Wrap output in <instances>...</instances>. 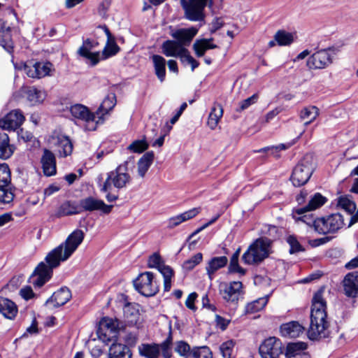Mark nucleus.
I'll list each match as a JSON object with an SVG mask.
<instances>
[{"label":"nucleus","instance_id":"864d4df0","mask_svg":"<svg viewBox=\"0 0 358 358\" xmlns=\"http://www.w3.org/2000/svg\"><path fill=\"white\" fill-rule=\"evenodd\" d=\"M203 259V255L201 252H199L192 257L189 259L186 260L183 263V268L190 271L193 269L196 265H198Z\"/></svg>","mask_w":358,"mask_h":358},{"label":"nucleus","instance_id":"de8ad7c7","mask_svg":"<svg viewBox=\"0 0 358 358\" xmlns=\"http://www.w3.org/2000/svg\"><path fill=\"white\" fill-rule=\"evenodd\" d=\"M10 171L6 164H0V187H7L10 185Z\"/></svg>","mask_w":358,"mask_h":358},{"label":"nucleus","instance_id":"f257e3e1","mask_svg":"<svg viewBox=\"0 0 358 358\" xmlns=\"http://www.w3.org/2000/svg\"><path fill=\"white\" fill-rule=\"evenodd\" d=\"M84 233L80 229L73 231L66 240L51 250L43 262L39 263L29 278V282L35 288L41 287L52 275V270L66 261L78 248L84 239Z\"/></svg>","mask_w":358,"mask_h":358},{"label":"nucleus","instance_id":"a18cd8bd","mask_svg":"<svg viewBox=\"0 0 358 358\" xmlns=\"http://www.w3.org/2000/svg\"><path fill=\"white\" fill-rule=\"evenodd\" d=\"M266 298H260L256 301H254L245 307L246 313L251 314L255 313L258 311L262 310L267 303Z\"/></svg>","mask_w":358,"mask_h":358},{"label":"nucleus","instance_id":"0eeeda50","mask_svg":"<svg viewBox=\"0 0 358 358\" xmlns=\"http://www.w3.org/2000/svg\"><path fill=\"white\" fill-rule=\"evenodd\" d=\"M315 224V231L320 234L336 233L345 224L343 216L341 213L320 217Z\"/></svg>","mask_w":358,"mask_h":358},{"label":"nucleus","instance_id":"13d9d810","mask_svg":"<svg viewBox=\"0 0 358 358\" xmlns=\"http://www.w3.org/2000/svg\"><path fill=\"white\" fill-rule=\"evenodd\" d=\"M37 69H38L39 77L43 78L48 75L52 68V64L50 62H36Z\"/></svg>","mask_w":358,"mask_h":358},{"label":"nucleus","instance_id":"58836bf2","mask_svg":"<svg viewBox=\"0 0 358 358\" xmlns=\"http://www.w3.org/2000/svg\"><path fill=\"white\" fill-rule=\"evenodd\" d=\"M154 64L155 74L161 82H163L166 76V60L158 55H154L152 57Z\"/></svg>","mask_w":358,"mask_h":358},{"label":"nucleus","instance_id":"b1692460","mask_svg":"<svg viewBox=\"0 0 358 358\" xmlns=\"http://www.w3.org/2000/svg\"><path fill=\"white\" fill-rule=\"evenodd\" d=\"M280 330L281 335L284 337L296 338L303 333L305 328L298 322L292 321L282 324Z\"/></svg>","mask_w":358,"mask_h":358},{"label":"nucleus","instance_id":"f3484780","mask_svg":"<svg viewBox=\"0 0 358 358\" xmlns=\"http://www.w3.org/2000/svg\"><path fill=\"white\" fill-rule=\"evenodd\" d=\"M343 286L346 296L356 297L358 295V271L348 273L343 280Z\"/></svg>","mask_w":358,"mask_h":358},{"label":"nucleus","instance_id":"c9c22d12","mask_svg":"<svg viewBox=\"0 0 358 358\" xmlns=\"http://www.w3.org/2000/svg\"><path fill=\"white\" fill-rule=\"evenodd\" d=\"M223 115V108L221 104L215 103L208 115L207 124L211 129H215L220 118Z\"/></svg>","mask_w":358,"mask_h":358},{"label":"nucleus","instance_id":"6e6552de","mask_svg":"<svg viewBox=\"0 0 358 358\" xmlns=\"http://www.w3.org/2000/svg\"><path fill=\"white\" fill-rule=\"evenodd\" d=\"M134 285L141 294L147 297L155 295L159 291V285L150 271L141 273L134 281Z\"/></svg>","mask_w":358,"mask_h":358},{"label":"nucleus","instance_id":"2eb2a0df","mask_svg":"<svg viewBox=\"0 0 358 358\" xmlns=\"http://www.w3.org/2000/svg\"><path fill=\"white\" fill-rule=\"evenodd\" d=\"M332 63V57L327 50L315 52L308 60V66L310 69H324Z\"/></svg>","mask_w":358,"mask_h":358},{"label":"nucleus","instance_id":"aec40b11","mask_svg":"<svg viewBox=\"0 0 358 358\" xmlns=\"http://www.w3.org/2000/svg\"><path fill=\"white\" fill-rule=\"evenodd\" d=\"M43 173L46 176L56 174V159L55 155L48 149H45L41 159Z\"/></svg>","mask_w":358,"mask_h":358},{"label":"nucleus","instance_id":"338daca9","mask_svg":"<svg viewBox=\"0 0 358 358\" xmlns=\"http://www.w3.org/2000/svg\"><path fill=\"white\" fill-rule=\"evenodd\" d=\"M197 294L196 292H192L189 294L186 299L185 306L189 308L190 310H196V306H194V301L197 297Z\"/></svg>","mask_w":358,"mask_h":358},{"label":"nucleus","instance_id":"37998d69","mask_svg":"<svg viewBox=\"0 0 358 358\" xmlns=\"http://www.w3.org/2000/svg\"><path fill=\"white\" fill-rule=\"evenodd\" d=\"M274 39L280 46L289 45L294 41L293 35L285 30H278L274 35Z\"/></svg>","mask_w":358,"mask_h":358},{"label":"nucleus","instance_id":"423d86ee","mask_svg":"<svg viewBox=\"0 0 358 358\" xmlns=\"http://www.w3.org/2000/svg\"><path fill=\"white\" fill-rule=\"evenodd\" d=\"M185 17L192 22H202L205 19L204 9L213 5L212 0H180Z\"/></svg>","mask_w":358,"mask_h":358},{"label":"nucleus","instance_id":"e2e57ef3","mask_svg":"<svg viewBox=\"0 0 358 358\" xmlns=\"http://www.w3.org/2000/svg\"><path fill=\"white\" fill-rule=\"evenodd\" d=\"M158 270L162 274L164 279L171 278L173 275V269L169 266H166L164 264Z\"/></svg>","mask_w":358,"mask_h":358},{"label":"nucleus","instance_id":"72a5a7b5","mask_svg":"<svg viewBox=\"0 0 358 358\" xmlns=\"http://www.w3.org/2000/svg\"><path fill=\"white\" fill-rule=\"evenodd\" d=\"M56 146L60 157H65L72 153L73 143L67 136H61L57 137Z\"/></svg>","mask_w":358,"mask_h":358},{"label":"nucleus","instance_id":"9b49d317","mask_svg":"<svg viewBox=\"0 0 358 358\" xmlns=\"http://www.w3.org/2000/svg\"><path fill=\"white\" fill-rule=\"evenodd\" d=\"M71 115L77 119L87 122L89 130H95L97 121H96L95 114L90 113L88 108L82 104H75L70 108Z\"/></svg>","mask_w":358,"mask_h":358},{"label":"nucleus","instance_id":"a878e982","mask_svg":"<svg viewBox=\"0 0 358 358\" xmlns=\"http://www.w3.org/2000/svg\"><path fill=\"white\" fill-rule=\"evenodd\" d=\"M306 347L303 342L289 343L285 351L286 358H310L308 353L303 352Z\"/></svg>","mask_w":358,"mask_h":358},{"label":"nucleus","instance_id":"a211bd4d","mask_svg":"<svg viewBox=\"0 0 358 358\" xmlns=\"http://www.w3.org/2000/svg\"><path fill=\"white\" fill-rule=\"evenodd\" d=\"M12 27L6 22L0 19V43L1 45L8 52L13 50V42L12 40Z\"/></svg>","mask_w":358,"mask_h":358},{"label":"nucleus","instance_id":"8fccbe9b","mask_svg":"<svg viewBox=\"0 0 358 358\" xmlns=\"http://www.w3.org/2000/svg\"><path fill=\"white\" fill-rule=\"evenodd\" d=\"M119 50L120 48L117 45L115 39L110 41H107L106 47L104 48L102 52L103 59H106L108 57L115 55L119 52Z\"/></svg>","mask_w":358,"mask_h":358},{"label":"nucleus","instance_id":"4d7b16f0","mask_svg":"<svg viewBox=\"0 0 358 358\" xmlns=\"http://www.w3.org/2000/svg\"><path fill=\"white\" fill-rule=\"evenodd\" d=\"M229 271L231 273H238L242 275L245 273V270L238 264V259L233 257L230 259Z\"/></svg>","mask_w":358,"mask_h":358},{"label":"nucleus","instance_id":"ea45409f","mask_svg":"<svg viewBox=\"0 0 358 358\" xmlns=\"http://www.w3.org/2000/svg\"><path fill=\"white\" fill-rule=\"evenodd\" d=\"M116 104V96L114 93L108 94L103 100L101 106H99L97 114L101 113L102 115L108 113L111 110Z\"/></svg>","mask_w":358,"mask_h":358},{"label":"nucleus","instance_id":"20e7f679","mask_svg":"<svg viewBox=\"0 0 358 358\" xmlns=\"http://www.w3.org/2000/svg\"><path fill=\"white\" fill-rule=\"evenodd\" d=\"M129 161H125L123 164L119 165L115 170L107 173V178L101 185V191L103 192H108L112 186L117 189H121L127 186L131 182V176L127 173Z\"/></svg>","mask_w":358,"mask_h":358},{"label":"nucleus","instance_id":"6e6d98bb","mask_svg":"<svg viewBox=\"0 0 358 358\" xmlns=\"http://www.w3.org/2000/svg\"><path fill=\"white\" fill-rule=\"evenodd\" d=\"M287 243L290 246L289 252L291 254L296 253L301 251H304V248L294 236H288L287 239Z\"/></svg>","mask_w":358,"mask_h":358},{"label":"nucleus","instance_id":"f8f14e48","mask_svg":"<svg viewBox=\"0 0 358 358\" xmlns=\"http://www.w3.org/2000/svg\"><path fill=\"white\" fill-rule=\"evenodd\" d=\"M24 121V117L20 110H13L0 120V127L6 130H15Z\"/></svg>","mask_w":358,"mask_h":358},{"label":"nucleus","instance_id":"2f4dec72","mask_svg":"<svg viewBox=\"0 0 358 358\" xmlns=\"http://www.w3.org/2000/svg\"><path fill=\"white\" fill-rule=\"evenodd\" d=\"M184 47L176 41L167 40L162 43V52L166 57H178Z\"/></svg>","mask_w":358,"mask_h":358},{"label":"nucleus","instance_id":"7ed1b4c3","mask_svg":"<svg viewBox=\"0 0 358 358\" xmlns=\"http://www.w3.org/2000/svg\"><path fill=\"white\" fill-rule=\"evenodd\" d=\"M270 248L271 241L268 238H259L249 245L242 256V260L245 264H259L268 257Z\"/></svg>","mask_w":358,"mask_h":358},{"label":"nucleus","instance_id":"603ef678","mask_svg":"<svg viewBox=\"0 0 358 358\" xmlns=\"http://www.w3.org/2000/svg\"><path fill=\"white\" fill-rule=\"evenodd\" d=\"M338 205L343 208L348 213V215H351L356 209L355 203L345 196L339 197Z\"/></svg>","mask_w":358,"mask_h":358},{"label":"nucleus","instance_id":"4468645a","mask_svg":"<svg viewBox=\"0 0 358 358\" xmlns=\"http://www.w3.org/2000/svg\"><path fill=\"white\" fill-rule=\"evenodd\" d=\"M241 288L242 283L239 281H234L229 284L222 283L220 285V293L226 301L235 302L238 299Z\"/></svg>","mask_w":358,"mask_h":358},{"label":"nucleus","instance_id":"ddd939ff","mask_svg":"<svg viewBox=\"0 0 358 358\" xmlns=\"http://www.w3.org/2000/svg\"><path fill=\"white\" fill-rule=\"evenodd\" d=\"M113 206L106 205L102 200L88 196L80 201V208L86 211L101 210L105 214L111 212Z\"/></svg>","mask_w":358,"mask_h":358},{"label":"nucleus","instance_id":"0e129e2a","mask_svg":"<svg viewBox=\"0 0 358 358\" xmlns=\"http://www.w3.org/2000/svg\"><path fill=\"white\" fill-rule=\"evenodd\" d=\"M215 322L217 327L221 330L224 331L230 323V320L216 315Z\"/></svg>","mask_w":358,"mask_h":358},{"label":"nucleus","instance_id":"c03bdc74","mask_svg":"<svg viewBox=\"0 0 358 358\" xmlns=\"http://www.w3.org/2000/svg\"><path fill=\"white\" fill-rule=\"evenodd\" d=\"M295 210H296V208L294 209L292 211V217L296 222L301 221V222L306 223L307 225H308L310 227H313L314 228V229L315 230V224H316L315 223L318 220L319 218L315 219L313 217L312 213L307 214L308 213H303V214L299 215L298 213H296L295 212Z\"/></svg>","mask_w":358,"mask_h":358},{"label":"nucleus","instance_id":"cd10ccee","mask_svg":"<svg viewBox=\"0 0 358 358\" xmlns=\"http://www.w3.org/2000/svg\"><path fill=\"white\" fill-rule=\"evenodd\" d=\"M130 348L122 343H113L109 348V358H131Z\"/></svg>","mask_w":358,"mask_h":358},{"label":"nucleus","instance_id":"6ab92c4d","mask_svg":"<svg viewBox=\"0 0 358 358\" xmlns=\"http://www.w3.org/2000/svg\"><path fill=\"white\" fill-rule=\"evenodd\" d=\"M97 44V42H94V41L87 38L83 41V45L79 48L78 51L80 56L89 59L93 66L98 64L100 60V54L99 52H90V50L95 47Z\"/></svg>","mask_w":358,"mask_h":358},{"label":"nucleus","instance_id":"774afa93","mask_svg":"<svg viewBox=\"0 0 358 358\" xmlns=\"http://www.w3.org/2000/svg\"><path fill=\"white\" fill-rule=\"evenodd\" d=\"M220 215H216L214 218H213L211 220H210L208 222L206 223L205 224H203L202 227H199V229H197L196 231H194L192 234H191L189 237H188V241L191 240L195 235H196L197 234H199L200 231H201L202 230H203L205 228H206L207 227H208L209 225L212 224L213 223H214L219 217H220Z\"/></svg>","mask_w":358,"mask_h":358},{"label":"nucleus","instance_id":"4be33fe9","mask_svg":"<svg viewBox=\"0 0 358 358\" xmlns=\"http://www.w3.org/2000/svg\"><path fill=\"white\" fill-rule=\"evenodd\" d=\"M18 313V308L12 300L0 296V314L8 320H14Z\"/></svg>","mask_w":358,"mask_h":358},{"label":"nucleus","instance_id":"c85d7f7f","mask_svg":"<svg viewBox=\"0 0 358 358\" xmlns=\"http://www.w3.org/2000/svg\"><path fill=\"white\" fill-rule=\"evenodd\" d=\"M213 38L197 39L193 44V50L198 57H203L208 50L215 49L217 45L212 43Z\"/></svg>","mask_w":358,"mask_h":358},{"label":"nucleus","instance_id":"393cba45","mask_svg":"<svg viewBox=\"0 0 358 358\" xmlns=\"http://www.w3.org/2000/svg\"><path fill=\"white\" fill-rule=\"evenodd\" d=\"M327 199L326 197L323 196L320 193H315L310 199L308 205L303 207L296 208L295 212L299 215L303 213H309L322 206L327 202Z\"/></svg>","mask_w":358,"mask_h":358},{"label":"nucleus","instance_id":"473e14b6","mask_svg":"<svg viewBox=\"0 0 358 358\" xmlns=\"http://www.w3.org/2000/svg\"><path fill=\"white\" fill-rule=\"evenodd\" d=\"M154 152L152 151L145 152L138 162V173L143 178L152 165L154 160Z\"/></svg>","mask_w":358,"mask_h":358},{"label":"nucleus","instance_id":"bb28decb","mask_svg":"<svg viewBox=\"0 0 358 358\" xmlns=\"http://www.w3.org/2000/svg\"><path fill=\"white\" fill-rule=\"evenodd\" d=\"M200 208H194L178 215L172 217L169 220L168 227L169 229H173L178 226L182 222L194 218L200 213Z\"/></svg>","mask_w":358,"mask_h":358},{"label":"nucleus","instance_id":"5fc2aeb1","mask_svg":"<svg viewBox=\"0 0 358 358\" xmlns=\"http://www.w3.org/2000/svg\"><path fill=\"white\" fill-rule=\"evenodd\" d=\"M234 347V343L232 341H227L220 345V350L223 358H231Z\"/></svg>","mask_w":358,"mask_h":358},{"label":"nucleus","instance_id":"39448f33","mask_svg":"<svg viewBox=\"0 0 358 358\" xmlns=\"http://www.w3.org/2000/svg\"><path fill=\"white\" fill-rule=\"evenodd\" d=\"M314 171L312 157L306 155L294 168L290 180L295 187L306 184Z\"/></svg>","mask_w":358,"mask_h":358},{"label":"nucleus","instance_id":"49530a36","mask_svg":"<svg viewBox=\"0 0 358 358\" xmlns=\"http://www.w3.org/2000/svg\"><path fill=\"white\" fill-rule=\"evenodd\" d=\"M174 350L180 356L185 357L186 358H191L192 357V348L184 341H177L175 344Z\"/></svg>","mask_w":358,"mask_h":358},{"label":"nucleus","instance_id":"f704fd0d","mask_svg":"<svg viewBox=\"0 0 358 358\" xmlns=\"http://www.w3.org/2000/svg\"><path fill=\"white\" fill-rule=\"evenodd\" d=\"M228 262V259L225 256L215 257L210 259L206 268V272L210 277L217 270L224 267Z\"/></svg>","mask_w":358,"mask_h":358},{"label":"nucleus","instance_id":"412c9836","mask_svg":"<svg viewBox=\"0 0 358 358\" xmlns=\"http://www.w3.org/2000/svg\"><path fill=\"white\" fill-rule=\"evenodd\" d=\"M22 92L27 100L32 106L43 103L46 98L45 91L33 86L24 87Z\"/></svg>","mask_w":358,"mask_h":358},{"label":"nucleus","instance_id":"4c0bfd02","mask_svg":"<svg viewBox=\"0 0 358 358\" xmlns=\"http://www.w3.org/2000/svg\"><path fill=\"white\" fill-rule=\"evenodd\" d=\"M82 210L75 203L70 201H65L59 208L57 215L58 217L68 216L80 213Z\"/></svg>","mask_w":358,"mask_h":358},{"label":"nucleus","instance_id":"69168bd1","mask_svg":"<svg viewBox=\"0 0 358 358\" xmlns=\"http://www.w3.org/2000/svg\"><path fill=\"white\" fill-rule=\"evenodd\" d=\"M20 294L25 300L31 299L34 296V292L30 286H25L22 288Z\"/></svg>","mask_w":358,"mask_h":358},{"label":"nucleus","instance_id":"e433bc0d","mask_svg":"<svg viewBox=\"0 0 358 358\" xmlns=\"http://www.w3.org/2000/svg\"><path fill=\"white\" fill-rule=\"evenodd\" d=\"M139 355L146 358H157L159 355V345L157 343H143L138 346Z\"/></svg>","mask_w":358,"mask_h":358},{"label":"nucleus","instance_id":"7c9ffc66","mask_svg":"<svg viewBox=\"0 0 358 358\" xmlns=\"http://www.w3.org/2000/svg\"><path fill=\"white\" fill-rule=\"evenodd\" d=\"M123 313L126 325L134 326L136 324L139 319V311L136 305L127 303L123 308Z\"/></svg>","mask_w":358,"mask_h":358},{"label":"nucleus","instance_id":"79ce46f5","mask_svg":"<svg viewBox=\"0 0 358 358\" xmlns=\"http://www.w3.org/2000/svg\"><path fill=\"white\" fill-rule=\"evenodd\" d=\"M158 345L159 351L162 352L164 358H171L172 357L173 336L171 331H169L166 338Z\"/></svg>","mask_w":358,"mask_h":358},{"label":"nucleus","instance_id":"c756f323","mask_svg":"<svg viewBox=\"0 0 358 358\" xmlns=\"http://www.w3.org/2000/svg\"><path fill=\"white\" fill-rule=\"evenodd\" d=\"M15 150V147L10 143L8 135L4 132L0 133V158H10Z\"/></svg>","mask_w":358,"mask_h":358},{"label":"nucleus","instance_id":"dca6fc26","mask_svg":"<svg viewBox=\"0 0 358 358\" xmlns=\"http://www.w3.org/2000/svg\"><path fill=\"white\" fill-rule=\"evenodd\" d=\"M199 29L192 27L188 29H178L171 34V36L180 43L182 47L189 45L193 38L198 33Z\"/></svg>","mask_w":358,"mask_h":358},{"label":"nucleus","instance_id":"052dcab7","mask_svg":"<svg viewBox=\"0 0 358 358\" xmlns=\"http://www.w3.org/2000/svg\"><path fill=\"white\" fill-rule=\"evenodd\" d=\"M162 264L161 256L158 253H154L148 259V265L150 268H157L158 269Z\"/></svg>","mask_w":358,"mask_h":358},{"label":"nucleus","instance_id":"1a4fd4ad","mask_svg":"<svg viewBox=\"0 0 358 358\" xmlns=\"http://www.w3.org/2000/svg\"><path fill=\"white\" fill-rule=\"evenodd\" d=\"M123 322L117 319L104 318L100 323L97 335L101 341L108 343L116 336L118 331L124 330Z\"/></svg>","mask_w":358,"mask_h":358},{"label":"nucleus","instance_id":"a19ab883","mask_svg":"<svg viewBox=\"0 0 358 358\" xmlns=\"http://www.w3.org/2000/svg\"><path fill=\"white\" fill-rule=\"evenodd\" d=\"M319 115V109L316 106H308L303 108L300 113V117L302 120H307L305 126H308L314 121Z\"/></svg>","mask_w":358,"mask_h":358},{"label":"nucleus","instance_id":"f03ea898","mask_svg":"<svg viewBox=\"0 0 358 358\" xmlns=\"http://www.w3.org/2000/svg\"><path fill=\"white\" fill-rule=\"evenodd\" d=\"M323 289L313 296L310 315V326L307 334L310 340H321L331 337L330 321L327 313V303L323 298Z\"/></svg>","mask_w":358,"mask_h":358},{"label":"nucleus","instance_id":"5701e85b","mask_svg":"<svg viewBox=\"0 0 358 358\" xmlns=\"http://www.w3.org/2000/svg\"><path fill=\"white\" fill-rule=\"evenodd\" d=\"M71 298V292L66 287H61L54 292L52 296L46 301V304L54 302L53 306L57 308L66 304Z\"/></svg>","mask_w":358,"mask_h":358},{"label":"nucleus","instance_id":"680f3d73","mask_svg":"<svg viewBox=\"0 0 358 358\" xmlns=\"http://www.w3.org/2000/svg\"><path fill=\"white\" fill-rule=\"evenodd\" d=\"M24 71L29 77L32 78H40L38 69H37L36 62L31 66L25 64Z\"/></svg>","mask_w":358,"mask_h":358},{"label":"nucleus","instance_id":"bf43d9fd","mask_svg":"<svg viewBox=\"0 0 358 358\" xmlns=\"http://www.w3.org/2000/svg\"><path fill=\"white\" fill-rule=\"evenodd\" d=\"M258 96L257 94H253L250 97L241 101L239 103V108L236 109L237 112H241L247 109L250 106L255 103L257 101Z\"/></svg>","mask_w":358,"mask_h":358},{"label":"nucleus","instance_id":"9d476101","mask_svg":"<svg viewBox=\"0 0 358 358\" xmlns=\"http://www.w3.org/2000/svg\"><path fill=\"white\" fill-rule=\"evenodd\" d=\"M285 350L281 341L275 336L264 340L259 345V352L262 358H278Z\"/></svg>","mask_w":358,"mask_h":358},{"label":"nucleus","instance_id":"3c124183","mask_svg":"<svg viewBox=\"0 0 358 358\" xmlns=\"http://www.w3.org/2000/svg\"><path fill=\"white\" fill-rule=\"evenodd\" d=\"M14 194L9 186L0 187V203L7 204L13 201Z\"/></svg>","mask_w":358,"mask_h":358},{"label":"nucleus","instance_id":"09e8293b","mask_svg":"<svg viewBox=\"0 0 358 358\" xmlns=\"http://www.w3.org/2000/svg\"><path fill=\"white\" fill-rule=\"evenodd\" d=\"M148 148V143L145 139L136 140L133 141L128 147L127 150L134 153H142Z\"/></svg>","mask_w":358,"mask_h":358}]
</instances>
